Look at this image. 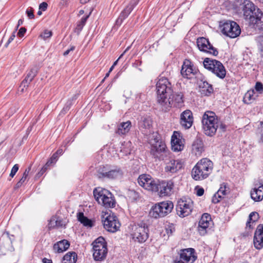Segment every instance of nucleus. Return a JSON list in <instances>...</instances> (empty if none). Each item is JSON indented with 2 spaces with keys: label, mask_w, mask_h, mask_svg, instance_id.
Returning <instances> with one entry per match:
<instances>
[{
  "label": "nucleus",
  "mask_w": 263,
  "mask_h": 263,
  "mask_svg": "<svg viewBox=\"0 0 263 263\" xmlns=\"http://www.w3.org/2000/svg\"><path fill=\"white\" fill-rule=\"evenodd\" d=\"M202 128L204 134L210 137L214 136L218 128L221 132L226 130V125L218 119L215 113L211 111L204 112L202 119Z\"/></svg>",
  "instance_id": "nucleus-1"
},
{
  "label": "nucleus",
  "mask_w": 263,
  "mask_h": 263,
  "mask_svg": "<svg viewBox=\"0 0 263 263\" xmlns=\"http://www.w3.org/2000/svg\"><path fill=\"white\" fill-rule=\"evenodd\" d=\"M213 162L207 158H202L192 168L191 176L195 180H202L206 178L212 173Z\"/></svg>",
  "instance_id": "nucleus-2"
},
{
  "label": "nucleus",
  "mask_w": 263,
  "mask_h": 263,
  "mask_svg": "<svg viewBox=\"0 0 263 263\" xmlns=\"http://www.w3.org/2000/svg\"><path fill=\"white\" fill-rule=\"evenodd\" d=\"M157 101L162 106L170 96L172 95V85L167 78H161L156 84Z\"/></svg>",
  "instance_id": "nucleus-3"
},
{
  "label": "nucleus",
  "mask_w": 263,
  "mask_h": 263,
  "mask_svg": "<svg viewBox=\"0 0 263 263\" xmlns=\"http://www.w3.org/2000/svg\"><path fill=\"white\" fill-rule=\"evenodd\" d=\"M95 198L98 203L105 208H113L115 206V200L112 194L108 190L101 187L93 190Z\"/></svg>",
  "instance_id": "nucleus-4"
},
{
  "label": "nucleus",
  "mask_w": 263,
  "mask_h": 263,
  "mask_svg": "<svg viewBox=\"0 0 263 263\" xmlns=\"http://www.w3.org/2000/svg\"><path fill=\"white\" fill-rule=\"evenodd\" d=\"M130 235L135 242L139 243L145 242L149 237V229L147 224L141 222L133 226Z\"/></svg>",
  "instance_id": "nucleus-5"
},
{
  "label": "nucleus",
  "mask_w": 263,
  "mask_h": 263,
  "mask_svg": "<svg viewBox=\"0 0 263 263\" xmlns=\"http://www.w3.org/2000/svg\"><path fill=\"white\" fill-rule=\"evenodd\" d=\"M173 208L174 204L171 201L160 202L152 206L149 212V215L155 218L163 217L170 213Z\"/></svg>",
  "instance_id": "nucleus-6"
},
{
  "label": "nucleus",
  "mask_w": 263,
  "mask_h": 263,
  "mask_svg": "<svg viewBox=\"0 0 263 263\" xmlns=\"http://www.w3.org/2000/svg\"><path fill=\"white\" fill-rule=\"evenodd\" d=\"M122 170L118 166H102L98 171V177L109 180L120 179L123 176Z\"/></svg>",
  "instance_id": "nucleus-7"
},
{
  "label": "nucleus",
  "mask_w": 263,
  "mask_h": 263,
  "mask_svg": "<svg viewBox=\"0 0 263 263\" xmlns=\"http://www.w3.org/2000/svg\"><path fill=\"white\" fill-rule=\"evenodd\" d=\"M93 257L96 261L104 260L107 254V244L102 237H99L92 243Z\"/></svg>",
  "instance_id": "nucleus-8"
},
{
  "label": "nucleus",
  "mask_w": 263,
  "mask_h": 263,
  "mask_svg": "<svg viewBox=\"0 0 263 263\" xmlns=\"http://www.w3.org/2000/svg\"><path fill=\"white\" fill-rule=\"evenodd\" d=\"M204 68L215 74L220 79L226 75V70L223 64L219 61L206 58L203 62Z\"/></svg>",
  "instance_id": "nucleus-9"
},
{
  "label": "nucleus",
  "mask_w": 263,
  "mask_h": 263,
  "mask_svg": "<svg viewBox=\"0 0 263 263\" xmlns=\"http://www.w3.org/2000/svg\"><path fill=\"white\" fill-rule=\"evenodd\" d=\"M220 28L223 34L231 38L237 37L241 32L239 26L235 22L232 21L220 22Z\"/></svg>",
  "instance_id": "nucleus-10"
},
{
  "label": "nucleus",
  "mask_w": 263,
  "mask_h": 263,
  "mask_svg": "<svg viewBox=\"0 0 263 263\" xmlns=\"http://www.w3.org/2000/svg\"><path fill=\"white\" fill-rule=\"evenodd\" d=\"M193 208V202L191 199L181 198L176 205L177 214L181 217H186L191 213Z\"/></svg>",
  "instance_id": "nucleus-11"
},
{
  "label": "nucleus",
  "mask_w": 263,
  "mask_h": 263,
  "mask_svg": "<svg viewBox=\"0 0 263 263\" xmlns=\"http://www.w3.org/2000/svg\"><path fill=\"white\" fill-rule=\"evenodd\" d=\"M183 95L181 92L168 96L166 100L162 105V109L167 111L172 106L179 107L183 102Z\"/></svg>",
  "instance_id": "nucleus-12"
},
{
  "label": "nucleus",
  "mask_w": 263,
  "mask_h": 263,
  "mask_svg": "<svg viewBox=\"0 0 263 263\" xmlns=\"http://www.w3.org/2000/svg\"><path fill=\"white\" fill-rule=\"evenodd\" d=\"M168 153V150L164 142L157 141L151 146V154L155 158L163 160Z\"/></svg>",
  "instance_id": "nucleus-13"
},
{
  "label": "nucleus",
  "mask_w": 263,
  "mask_h": 263,
  "mask_svg": "<svg viewBox=\"0 0 263 263\" xmlns=\"http://www.w3.org/2000/svg\"><path fill=\"white\" fill-rule=\"evenodd\" d=\"M179 254V257L177 258L174 263H193L197 259L195 250L193 248L182 249Z\"/></svg>",
  "instance_id": "nucleus-14"
},
{
  "label": "nucleus",
  "mask_w": 263,
  "mask_h": 263,
  "mask_svg": "<svg viewBox=\"0 0 263 263\" xmlns=\"http://www.w3.org/2000/svg\"><path fill=\"white\" fill-rule=\"evenodd\" d=\"M197 46L199 50L202 52L217 56L218 51L210 43L209 40L204 37H200L197 39Z\"/></svg>",
  "instance_id": "nucleus-15"
},
{
  "label": "nucleus",
  "mask_w": 263,
  "mask_h": 263,
  "mask_svg": "<svg viewBox=\"0 0 263 263\" xmlns=\"http://www.w3.org/2000/svg\"><path fill=\"white\" fill-rule=\"evenodd\" d=\"M239 8L242 10L246 20H249L259 9L250 0H239Z\"/></svg>",
  "instance_id": "nucleus-16"
},
{
  "label": "nucleus",
  "mask_w": 263,
  "mask_h": 263,
  "mask_svg": "<svg viewBox=\"0 0 263 263\" xmlns=\"http://www.w3.org/2000/svg\"><path fill=\"white\" fill-rule=\"evenodd\" d=\"M103 221L104 228L110 232H115L120 228V224L118 220L117 217L114 213H106Z\"/></svg>",
  "instance_id": "nucleus-17"
},
{
  "label": "nucleus",
  "mask_w": 263,
  "mask_h": 263,
  "mask_svg": "<svg viewBox=\"0 0 263 263\" xmlns=\"http://www.w3.org/2000/svg\"><path fill=\"white\" fill-rule=\"evenodd\" d=\"M198 70L189 60H185L182 66L181 73L185 78L191 79L197 73Z\"/></svg>",
  "instance_id": "nucleus-18"
},
{
  "label": "nucleus",
  "mask_w": 263,
  "mask_h": 263,
  "mask_svg": "<svg viewBox=\"0 0 263 263\" xmlns=\"http://www.w3.org/2000/svg\"><path fill=\"white\" fill-rule=\"evenodd\" d=\"M212 223V221L210 215L208 213H204L198 223V230L200 235L204 236L206 234Z\"/></svg>",
  "instance_id": "nucleus-19"
},
{
  "label": "nucleus",
  "mask_w": 263,
  "mask_h": 263,
  "mask_svg": "<svg viewBox=\"0 0 263 263\" xmlns=\"http://www.w3.org/2000/svg\"><path fill=\"white\" fill-rule=\"evenodd\" d=\"M174 186V183L171 180L168 181H159V194L160 196L163 197L170 196Z\"/></svg>",
  "instance_id": "nucleus-20"
},
{
  "label": "nucleus",
  "mask_w": 263,
  "mask_h": 263,
  "mask_svg": "<svg viewBox=\"0 0 263 263\" xmlns=\"http://www.w3.org/2000/svg\"><path fill=\"white\" fill-rule=\"evenodd\" d=\"M152 120L149 117H143L138 122L139 128L143 134H150L152 132Z\"/></svg>",
  "instance_id": "nucleus-21"
},
{
  "label": "nucleus",
  "mask_w": 263,
  "mask_h": 263,
  "mask_svg": "<svg viewBox=\"0 0 263 263\" xmlns=\"http://www.w3.org/2000/svg\"><path fill=\"white\" fill-rule=\"evenodd\" d=\"M172 149L174 152H179L183 149L182 137L179 132L175 131L171 138Z\"/></svg>",
  "instance_id": "nucleus-22"
},
{
  "label": "nucleus",
  "mask_w": 263,
  "mask_h": 263,
  "mask_svg": "<svg viewBox=\"0 0 263 263\" xmlns=\"http://www.w3.org/2000/svg\"><path fill=\"white\" fill-rule=\"evenodd\" d=\"M254 247L257 250L263 248V224H259L255 232L253 238Z\"/></svg>",
  "instance_id": "nucleus-23"
},
{
  "label": "nucleus",
  "mask_w": 263,
  "mask_h": 263,
  "mask_svg": "<svg viewBox=\"0 0 263 263\" xmlns=\"http://www.w3.org/2000/svg\"><path fill=\"white\" fill-rule=\"evenodd\" d=\"M250 24L253 27L258 30H263V13L259 9H257L256 13L254 12V15L249 20Z\"/></svg>",
  "instance_id": "nucleus-24"
},
{
  "label": "nucleus",
  "mask_w": 263,
  "mask_h": 263,
  "mask_svg": "<svg viewBox=\"0 0 263 263\" xmlns=\"http://www.w3.org/2000/svg\"><path fill=\"white\" fill-rule=\"evenodd\" d=\"M193 122V118L191 111L186 110L181 113L180 123L182 127L185 129H189L192 126Z\"/></svg>",
  "instance_id": "nucleus-25"
},
{
  "label": "nucleus",
  "mask_w": 263,
  "mask_h": 263,
  "mask_svg": "<svg viewBox=\"0 0 263 263\" xmlns=\"http://www.w3.org/2000/svg\"><path fill=\"white\" fill-rule=\"evenodd\" d=\"M138 4L137 1H134L122 11L116 21L117 25H121L123 21L126 18L133 10L135 6Z\"/></svg>",
  "instance_id": "nucleus-26"
},
{
  "label": "nucleus",
  "mask_w": 263,
  "mask_h": 263,
  "mask_svg": "<svg viewBox=\"0 0 263 263\" xmlns=\"http://www.w3.org/2000/svg\"><path fill=\"white\" fill-rule=\"evenodd\" d=\"M182 167V164L179 160L170 159L166 162L165 171L172 173H176Z\"/></svg>",
  "instance_id": "nucleus-27"
},
{
  "label": "nucleus",
  "mask_w": 263,
  "mask_h": 263,
  "mask_svg": "<svg viewBox=\"0 0 263 263\" xmlns=\"http://www.w3.org/2000/svg\"><path fill=\"white\" fill-rule=\"evenodd\" d=\"M66 225V222L62 218L57 216H52L48 223L49 230L54 228H64Z\"/></svg>",
  "instance_id": "nucleus-28"
},
{
  "label": "nucleus",
  "mask_w": 263,
  "mask_h": 263,
  "mask_svg": "<svg viewBox=\"0 0 263 263\" xmlns=\"http://www.w3.org/2000/svg\"><path fill=\"white\" fill-rule=\"evenodd\" d=\"M70 243L66 239H63L55 243L53 245V250L55 252L60 253L66 251L69 247Z\"/></svg>",
  "instance_id": "nucleus-29"
},
{
  "label": "nucleus",
  "mask_w": 263,
  "mask_h": 263,
  "mask_svg": "<svg viewBox=\"0 0 263 263\" xmlns=\"http://www.w3.org/2000/svg\"><path fill=\"white\" fill-rule=\"evenodd\" d=\"M203 151L202 141L200 138L196 139L192 144V153L196 156H200Z\"/></svg>",
  "instance_id": "nucleus-30"
},
{
  "label": "nucleus",
  "mask_w": 263,
  "mask_h": 263,
  "mask_svg": "<svg viewBox=\"0 0 263 263\" xmlns=\"http://www.w3.org/2000/svg\"><path fill=\"white\" fill-rule=\"evenodd\" d=\"M251 198L255 201H260L263 199V184L258 188H254L251 192Z\"/></svg>",
  "instance_id": "nucleus-31"
},
{
  "label": "nucleus",
  "mask_w": 263,
  "mask_h": 263,
  "mask_svg": "<svg viewBox=\"0 0 263 263\" xmlns=\"http://www.w3.org/2000/svg\"><path fill=\"white\" fill-rule=\"evenodd\" d=\"M131 126L132 124L130 121L121 123L118 126L117 133L120 135H125L129 132Z\"/></svg>",
  "instance_id": "nucleus-32"
},
{
  "label": "nucleus",
  "mask_w": 263,
  "mask_h": 263,
  "mask_svg": "<svg viewBox=\"0 0 263 263\" xmlns=\"http://www.w3.org/2000/svg\"><path fill=\"white\" fill-rule=\"evenodd\" d=\"M201 93L204 96H209L213 91L212 85L206 81L201 82L199 84Z\"/></svg>",
  "instance_id": "nucleus-33"
},
{
  "label": "nucleus",
  "mask_w": 263,
  "mask_h": 263,
  "mask_svg": "<svg viewBox=\"0 0 263 263\" xmlns=\"http://www.w3.org/2000/svg\"><path fill=\"white\" fill-rule=\"evenodd\" d=\"M78 219L85 227L91 228L93 226L92 221L88 219L87 217H85L82 212H79L78 214Z\"/></svg>",
  "instance_id": "nucleus-34"
},
{
  "label": "nucleus",
  "mask_w": 263,
  "mask_h": 263,
  "mask_svg": "<svg viewBox=\"0 0 263 263\" xmlns=\"http://www.w3.org/2000/svg\"><path fill=\"white\" fill-rule=\"evenodd\" d=\"M77 254L74 252H69L63 257L62 263H76Z\"/></svg>",
  "instance_id": "nucleus-35"
},
{
  "label": "nucleus",
  "mask_w": 263,
  "mask_h": 263,
  "mask_svg": "<svg viewBox=\"0 0 263 263\" xmlns=\"http://www.w3.org/2000/svg\"><path fill=\"white\" fill-rule=\"evenodd\" d=\"M151 176L147 174H142L140 175L138 178V182L139 184L146 189L147 185L150 181Z\"/></svg>",
  "instance_id": "nucleus-36"
},
{
  "label": "nucleus",
  "mask_w": 263,
  "mask_h": 263,
  "mask_svg": "<svg viewBox=\"0 0 263 263\" xmlns=\"http://www.w3.org/2000/svg\"><path fill=\"white\" fill-rule=\"evenodd\" d=\"M159 181L158 180H155L151 177V178H150V181H149L146 190L152 192H158Z\"/></svg>",
  "instance_id": "nucleus-37"
},
{
  "label": "nucleus",
  "mask_w": 263,
  "mask_h": 263,
  "mask_svg": "<svg viewBox=\"0 0 263 263\" xmlns=\"http://www.w3.org/2000/svg\"><path fill=\"white\" fill-rule=\"evenodd\" d=\"M255 92L254 90H248L243 97V102L247 104H250L255 100Z\"/></svg>",
  "instance_id": "nucleus-38"
},
{
  "label": "nucleus",
  "mask_w": 263,
  "mask_h": 263,
  "mask_svg": "<svg viewBox=\"0 0 263 263\" xmlns=\"http://www.w3.org/2000/svg\"><path fill=\"white\" fill-rule=\"evenodd\" d=\"M259 218V215L256 212H251L249 215V221H248L247 223V226L250 227V222L252 221L253 222H254L256 221H257L258 219Z\"/></svg>",
  "instance_id": "nucleus-39"
},
{
  "label": "nucleus",
  "mask_w": 263,
  "mask_h": 263,
  "mask_svg": "<svg viewBox=\"0 0 263 263\" xmlns=\"http://www.w3.org/2000/svg\"><path fill=\"white\" fill-rule=\"evenodd\" d=\"M77 98H78V95H74L72 97L71 99L69 100L67 102L66 104H65V106L64 107V108L63 109V110L64 111H66L68 110L72 104V101L76 100L77 99Z\"/></svg>",
  "instance_id": "nucleus-40"
},
{
  "label": "nucleus",
  "mask_w": 263,
  "mask_h": 263,
  "mask_svg": "<svg viewBox=\"0 0 263 263\" xmlns=\"http://www.w3.org/2000/svg\"><path fill=\"white\" fill-rule=\"evenodd\" d=\"M226 185H222L218 191L216 192L217 195L219 196V198H222L223 196L227 194Z\"/></svg>",
  "instance_id": "nucleus-41"
},
{
  "label": "nucleus",
  "mask_w": 263,
  "mask_h": 263,
  "mask_svg": "<svg viewBox=\"0 0 263 263\" xmlns=\"http://www.w3.org/2000/svg\"><path fill=\"white\" fill-rule=\"evenodd\" d=\"M52 35V32L51 30H45L40 35V37L44 40L50 38Z\"/></svg>",
  "instance_id": "nucleus-42"
},
{
  "label": "nucleus",
  "mask_w": 263,
  "mask_h": 263,
  "mask_svg": "<svg viewBox=\"0 0 263 263\" xmlns=\"http://www.w3.org/2000/svg\"><path fill=\"white\" fill-rule=\"evenodd\" d=\"M37 72V70L36 67L32 68L28 72L26 77L32 80L33 78L35 77Z\"/></svg>",
  "instance_id": "nucleus-43"
},
{
  "label": "nucleus",
  "mask_w": 263,
  "mask_h": 263,
  "mask_svg": "<svg viewBox=\"0 0 263 263\" xmlns=\"http://www.w3.org/2000/svg\"><path fill=\"white\" fill-rule=\"evenodd\" d=\"M56 161H54L53 160H52L51 158H50V159L47 162L46 164L42 168L40 173L42 175L50 165H51L53 163H54Z\"/></svg>",
  "instance_id": "nucleus-44"
},
{
  "label": "nucleus",
  "mask_w": 263,
  "mask_h": 263,
  "mask_svg": "<svg viewBox=\"0 0 263 263\" xmlns=\"http://www.w3.org/2000/svg\"><path fill=\"white\" fill-rule=\"evenodd\" d=\"M128 196L134 200H136L139 198V193L134 190H130L128 192Z\"/></svg>",
  "instance_id": "nucleus-45"
},
{
  "label": "nucleus",
  "mask_w": 263,
  "mask_h": 263,
  "mask_svg": "<svg viewBox=\"0 0 263 263\" xmlns=\"http://www.w3.org/2000/svg\"><path fill=\"white\" fill-rule=\"evenodd\" d=\"M258 48L261 52H263V36H259L257 37Z\"/></svg>",
  "instance_id": "nucleus-46"
},
{
  "label": "nucleus",
  "mask_w": 263,
  "mask_h": 263,
  "mask_svg": "<svg viewBox=\"0 0 263 263\" xmlns=\"http://www.w3.org/2000/svg\"><path fill=\"white\" fill-rule=\"evenodd\" d=\"M255 90L258 92L259 93H261L263 92V85L260 82H257L256 83L255 86Z\"/></svg>",
  "instance_id": "nucleus-47"
},
{
  "label": "nucleus",
  "mask_w": 263,
  "mask_h": 263,
  "mask_svg": "<svg viewBox=\"0 0 263 263\" xmlns=\"http://www.w3.org/2000/svg\"><path fill=\"white\" fill-rule=\"evenodd\" d=\"M84 26V25L81 24V22L80 21L78 22L77 26L74 29L75 32L79 34L82 30Z\"/></svg>",
  "instance_id": "nucleus-48"
},
{
  "label": "nucleus",
  "mask_w": 263,
  "mask_h": 263,
  "mask_svg": "<svg viewBox=\"0 0 263 263\" xmlns=\"http://www.w3.org/2000/svg\"><path fill=\"white\" fill-rule=\"evenodd\" d=\"M19 168V166L17 164H15L11 169V173L10 174V176L11 177H13L16 172L18 171Z\"/></svg>",
  "instance_id": "nucleus-49"
},
{
  "label": "nucleus",
  "mask_w": 263,
  "mask_h": 263,
  "mask_svg": "<svg viewBox=\"0 0 263 263\" xmlns=\"http://www.w3.org/2000/svg\"><path fill=\"white\" fill-rule=\"evenodd\" d=\"M165 229L166 232L168 236L172 235L175 231V228L173 225H168Z\"/></svg>",
  "instance_id": "nucleus-50"
},
{
  "label": "nucleus",
  "mask_w": 263,
  "mask_h": 263,
  "mask_svg": "<svg viewBox=\"0 0 263 263\" xmlns=\"http://www.w3.org/2000/svg\"><path fill=\"white\" fill-rule=\"evenodd\" d=\"M32 80L29 79V78L26 77L25 79L22 81L21 84V87H25L28 86V84L32 81Z\"/></svg>",
  "instance_id": "nucleus-51"
},
{
  "label": "nucleus",
  "mask_w": 263,
  "mask_h": 263,
  "mask_svg": "<svg viewBox=\"0 0 263 263\" xmlns=\"http://www.w3.org/2000/svg\"><path fill=\"white\" fill-rule=\"evenodd\" d=\"M26 13L29 18H33L34 15L33 14V9L32 8H29L26 10Z\"/></svg>",
  "instance_id": "nucleus-52"
},
{
  "label": "nucleus",
  "mask_w": 263,
  "mask_h": 263,
  "mask_svg": "<svg viewBox=\"0 0 263 263\" xmlns=\"http://www.w3.org/2000/svg\"><path fill=\"white\" fill-rule=\"evenodd\" d=\"M15 37V31H13V32L12 33V34H11V35L10 36L9 39H8L7 42L5 45V47L7 48L9 44L14 39Z\"/></svg>",
  "instance_id": "nucleus-53"
},
{
  "label": "nucleus",
  "mask_w": 263,
  "mask_h": 263,
  "mask_svg": "<svg viewBox=\"0 0 263 263\" xmlns=\"http://www.w3.org/2000/svg\"><path fill=\"white\" fill-rule=\"evenodd\" d=\"M26 32V29L24 27H21L17 33V35L20 37H22L24 35Z\"/></svg>",
  "instance_id": "nucleus-54"
},
{
  "label": "nucleus",
  "mask_w": 263,
  "mask_h": 263,
  "mask_svg": "<svg viewBox=\"0 0 263 263\" xmlns=\"http://www.w3.org/2000/svg\"><path fill=\"white\" fill-rule=\"evenodd\" d=\"M220 199L219 198V196L217 195V193H216L212 198V202L214 203H217L220 201Z\"/></svg>",
  "instance_id": "nucleus-55"
},
{
  "label": "nucleus",
  "mask_w": 263,
  "mask_h": 263,
  "mask_svg": "<svg viewBox=\"0 0 263 263\" xmlns=\"http://www.w3.org/2000/svg\"><path fill=\"white\" fill-rule=\"evenodd\" d=\"M48 5L46 2L42 3L39 6V9L42 11H45L47 8Z\"/></svg>",
  "instance_id": "nucleus-56"
},
{
  "label": "nucleus",
  "mask_w": 263,
  "mask_h": 263,
  "mask_svg": "<svg viewBox=\"0 0 263 263\" xmlns=\"http://www.w3.org/2000/svg\"><path fill=\"white\" fill-rule=\"evenodd\" d=\"M204 189L202 187L198 188L196 189V195L198 196H201L204 194Z\"/></svg>",
  "instance_id": "nucleus-57"
},
{
  "label": "nucleus",
  "mask_w": 263,
  "mask_h": 263,
  "mask_svg": "<svg viewBox=\"0 0 263 263\" xmlns=\"http://www.w3.org/2000/svg\"><path fill=\"white\" fill-rule=\"evenodd\" d=\"M26 179L27 178L25 176H23V177L16 184L17 187L21 186L22 184L26 181Z\"/></svg>",
  "instance_id": "nucleus-58"
},
{
  "label": "nucleus",
  "mask_w": 263,
  "mask_h": 263,
  "mask_svg": "<svg viewBox=\"0 0 263 263\" xmlns=\"http://www.w3.org/2000/svg\"><path fill=\"white\" fill-rule=\"evenodd\" d=\"M75 49V46H72L70 49L66 50L63 53L64 56L67 55L70 51H72Z\"/></svg>",
  "instance_id": "nucleus-59"
},
{
  "label": "nucleus",
  "mask_w": 263,
  "mask_h": 263,
  "mask_svg": "<svg viewBox=\"0 0 263 263\" xmlns=\"http://www.w3.org/2000/svg\"><path fill=\"white\" fill-rule=\"evenodd\" d=\"M260 126H261V129H260V134H261V137L260 140L263 142V121L260 122Z\"/></svg>",
  "instance_id": "nucleus-60"
},
{
  "label": "nucleus",
  "mask_w": 263,
  "mask_h": 263,
  "mask_svg": "<svg viewBox=\"0 0 263 263\" xmlns=\"http://www.w3.org/2000/svg\"><path fill=\"white\" fill-rule=\"evenodd\" d=\"M129 49V47L126 48V49L124 51V52L121 54V55L119 57V58L114 63L112 66H115L117 64V63L120 59L122 58V57L123 55V54L126 52V51Z\"/></svg>",
  "instance_id": "nucleus-61"
},
{
  "label": "nucleus",
  "mask_w": 263,
  "mask_h": 263,
  "mask_svg": "<svg viewBox=\"0 0 263 263\" xmlns=\"http://www.w3.org/2000/svg\"><path fill=\"white\" fill-rule=\"evenodd\" d=\"M88 17H89V15H87L86 16L83 17L80 20L81 24H83V25H85L86 22L87 20L88 19Z\"/></svg>",
  "instance_id": "nucleus-62"
},
{
  "label": "nucleus",
  "mask_w": 263,
  "mask_h": 263,
  "mask_svg": "<svg viewBox=\"0 0 263 263\" xmlns=\"http://www.w3.org/2000/svg\"><path fill=\"white\" fill-rule=\"evenodd\" d=\"M30 170H31V167H29L27 169H26L25 170V171L24 172L23 176H25L27 178L29 172L30 171Z\"/></svg>",
  "instance_id": "nucleus-63"
},
{
  "label": "nucleus",
  "mask_w": 263,
  "mask_h": 263,
  "mask_svg": "<svg viewBox=\"0 0 263 263\" xmlns=\"http://www.w3.org/2000/svg\"><path fill=\"white\" fill-rule=\"evenodd\" d=\"M42 261L43 263H52V261L51 259H49L46 258H44L42 259Z\"/></svg>",
  "instance_id": "nucleus-64"
}]
</instances>
